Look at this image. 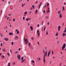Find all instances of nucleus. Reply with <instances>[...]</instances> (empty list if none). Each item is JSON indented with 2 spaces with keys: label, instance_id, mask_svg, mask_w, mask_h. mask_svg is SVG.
Wrapping results in <instances>:
<instances>
[{
  "label": "nucleus",
  "instance_id": "nucleus-3",
  "mask_svg": "<svg viewBox=\"0 0 66 66\" xmlns=\"http://www.w3.org/2000/svg\"><path fill=\"white\" fill-rule=\"evenodd\" d=\"M65 47H66V45H65V43H64L62 46V51H63V50L64 49V48H65Z\"/></svg>",
  "mask_w": 66,
  "mask_h": 66
},
{
  "label": "nucleus",
  "instance_id": "nucleus-31",
  "mask_svg": "<svg viewBox=\"0 0 66 66\" xmlns=\"http://www.w3.org/2000/svg\"><path fill=\"white\" fill-rule=\"evenodd\" d=\"M10 52H11V53H12V50H11V49H10Z\"/></svg>",
  "mask_w": 66,
  "mask_h": 66
},
{
  "label": "nucleus",
  "instance_id": "nucleus-27",
  "mask_svg": "<svg viewBox=\"0 0 66 66\" xmlns=\"http://www.w3.org/2000/svg\"><path fill=\"white\" fill-rule=\"evenodd\" d=\"M60 12H61V11H59L58 13V14H60Z\"/></svg>",
  "mask_w": 66,
  "mask_h": 66
},
{
  "label": "nucleus",
  "instance_id": "nucleus-2",
  "mask_svg": "<svg viewBox=\"0 0 66 66\" xmlns=\"http://www.w3.org/2000/svg\"><path fill=\"white\" fill-rule=\"evenodd\" d=\"M24 41L25 42V43H26V45L27 44L28 42V39H25V38H24Z\"/></svg>",
  "mask_w": 66,
  "mask_h": 66
},
{
  "label": "nucleus",
  "instance_id": "nucleus-50",
  "mask_svg": "<svg viewBox=\"0 0 66 66\" xmlns=\"http://www.w3.org/2000/svg\"><path fill=\"white\" fill-rule=\"evenodd\" d=\"M50 64H51V61H50Z\"/></svg>",
  "mask_w": 66,
  "mask_h": 66
},
{
  "label": "nucleus",
  "instance_id": "nucleus-4",
  "mask_svg": "<svg viewBox=\"0 0 66 66\" xmlns=\"http://www.w3.org/2000/svg\"><path fill=\"white\" fill-rule=\"evenodd\" d=\"M17 57L19 60H20V55H19L17 56Z\"/></svg>",
  "mask_w": 66,
  "mask_h": 66
},
{
  "label": "nucleus",
  "instance_id": "nucleus-39",
  "mask_svg": "<svg viewBox=\"0 0 66 66\" xmlns=\"http://www.w3.org/2000/svg\"><path fill=\"white\" fill-rule=\"evenodd\" d=\"M23 20H24V19H25V18H24V17H23Z\"/></svg>",
  "mask_w": 66,
  "mask_h": 66
},
{
  "label": "nucleus",
  "instance_id": "nucleus-40",
  "mask_svg": "<svg viewBox=\"0 0 66 66\" xmlns=\"http://www.w3.org/2000/svg\"><path fill=\"white\" fill-rule=\"evenodd\" d=\"M13 43H14L13 42H12V45H13Z\"/></svg>",
  "mask_w": 66,
  "mask_h": 66
},
{
  "label": "nucleus",
  "instance_id": "nucleus-43",
  "mask_svg": "<svg viewBox=\"0 0 66 66\" xmlns=\"http://www.w3.org/2000/svg\"><path fill=\"white\" fill-rule=\"evenodd\" d=\"M24 61L23 60H22V61L21 62L22 63Z\"/></svg>",
  "mask_w": 66,
  "mask_h": 66
},
{
  "label": "nucleus",
  "instance_id": "nucleus-32",
  "mask_svg": "<svg viewBox=\"0 0 66 66\" xmlns=\"http://www.w3.org/2000/svg\"><path fill=\"white\" fill-rule=\"evenodd\" d=\"M39 32V30H38L37 31V33H38Z\"/></svg>",
  "mask_w": 66,
  "mask_h": 66
},
{
  "label": "nucleus",
  "instance_id": "nucleus-62",
  "mask_svg": "<svg viewBox=\"0 0 66 66\" xmlns=\"http://www.w3.org/2000/svg\"><path fill=\"white\" fill-rule=\"evenodd\" d=\"M65 51H66V48L65 49Z\"/></svg>",
  "mask_w": 66,
  "mask_h": 66
},
{
  "label": "nucleus",
  "instance_id": "nucleus-60",
  "mask_svg": "<svg viewBox=\"0 0 66 66\" xmlns=\"http://www.w3.org/2000/svg\"><path fill=\"white\" fill-rule=\"evenodd\" d=\"M39 60H40V58H39Z\"/></svg>",
  "mask_w": 66,
  "mask_h": 66
},
{
  "label": "nucleus",
  "instance_id": "nucleus-47",
  "mask_svg": "<svg viewBox=\"0 0 66 66\" xmlns=\"http://www.w3.org/2000/svg\"><path fill=\"white\" fill-rule=\"evenodd\" d=\"M29 46H30V43H29Z\"/></svg>",
  "mask_w": 66,
  "mask_h": 66
},
{
  "label": "nucleus",
  "instance_id": "nucleus-35",
  "mask_svg": "<svg viewBox=\"0 0 66 66\" xmlns=\"http://www.w3.org/2000/svg\"><path fill=\"white\" fill-rule=\"evenodd\" d=\"M37 11H38V10H37L36 11V13H37Z\"/></svg>",
  "mask_w": 66,
  "mask_h": 66
},
{
  "label": "nucleus",
  "instance_id": "nucleus-64",
  "mask_svg": "<svg viewBox=\"0 0 66 66\" xmlns=\"http://www.w3.org/2000/svg\"><path fill=\"white\" fill-rule=\"evenodd\" d=\"M31 10H32V7H31Z\"/></svg>",
  "mask_w": 66,
  "mask_h": 66
},
{
  "label": "nucleus",
  "instance_id": "nucleus-15",
  "mask_svg": "<svg viewBox=\"0 0 66 66\" xmlns=\"http://www.w3.org/2000/svg\"><path fill=\"white\" fill-rule=\"evenodd\" d=\"M1 57H2V58H3V57L4 58L5 57L3 55H2L1 56Z\"/></svg>",
  "mask_w": 66,
  "mask_h": 66
},
{
  "label": "nucleus",
  "instance_id": "nucleus-58",
  "mask_svg": "<svg viewBox=\"0 0 66 66\" xmlns=\"http://www.w3.org/2000/svg\"><path fill=\"white\" fill-rule=\"evenodd\" d=\"M60 65H62V63H60Z\"/></svg>",
  "mask_w": 66,
  "mask_h": 66
},
{
  "label": "nucleus",
  "instance_id": "nucleus-53",
  "mask_svg": "<svg viewBox=\"0 0 66 66\" xmlns=\"http://www.w3.org/2000/svg\"><path fill=\"white\" fill-rule=\"evenodd\" d=\"M8 2H9V3H8L9 4H10V1H9Z\"/></svg>",
  "mask_w": 66,
  "mask_h": 66
},
{
  "label": "nucleus",
  "instance_id": "nucleus-8",
  "mask_svg": "<svg viewBox=\"0 0 66 66\" xmlns=\"http://www.w3.org/2000/svg\"><path fill=\"white\" fill-rule=\"evenodd\" d=\"M60 26H59L58 27V30L59 31H60Z\"/></svg>",
  "mask_w": 66,
  "mask_h": 66
},
{
  "label": "nucleus",
  "instance_id": "nucleus-57",
  "mask_svg": "<svg viewBox=\"0 0 66 66\" xmlns=\"http://www.w3.org/2000/svg\"><path fill=\"white\" fill-rule=\"evenodd\" d=\"M16 32H17V31H18V30H16Z\"/></svg>",
  "mask_w": 66,
  "mask_h": 66
},
{
  "label": "nucleus",
  "instance_id": "nucleus-20",
  "mask_svg": "<svg viewBox=\"0 0 66 66\" xmlns=\"http://www.w3.org/2000/svg\"><path fill=\"white\" fill-rule=\"evenodd\" d=\"M58 35V33H56V36H57Z\"/></svg>",
  "mask_w": 66,
  "mask_h": 66
},
{
  "label": "nucleus",
  "instance_id": "nucleus-55",
  "mask_svg": "<svg viewBox=\"0 0 66 66\" xmlns=\"http://www.w3.org/2000/svg\"><path fill=\"white\" fill-rule=\"evenodd\" d=\"M42 22V24H43V23H44V21H43Z\"/></svg>",
  "mask_w": 66,
  "mask_h": 66
},
{
  "label": "nucleus",
  "instance_id": "nucleus-19",
  "mask_svg": "<svg viewBox=\"0 0 66 66\" xmlns=\"http://www.w3.org/2000/svg\"><path fill=\"white\" fill-rule=\"evenodd\" d=\"M3 51H4H4H5V50L4 49V48H3Z\"/></svg>",
  "mask_w": 66,
  "mask_h": 66
},
{
  "label": "nucleus",
  "instance_id": "nucleus-33",
  "mask_svg": "<svg viewBox=\"0 0 66 66\" xmlns=\"http://www.w3.org/2000/svg\"><path fill=\"white\" fill-rule=\"evenodd\" d=\"M23 5H24V4H22V7L23 6Z\"/></svg>",
  "mask_w": 66,
  "mask_h": 66
},
{
  "label": "nucleus",
  "instance_id": "nucleus-29",
  "mask_svg": "<svg viewBox=\"0 0 66 66\" xmlns=\"http://www.w3.org/2000/svg\"><path fill=\"white\" fill-rule=\"evenodd\" d=\"M44 31H45V29H46V27H44Z\"/></svg>",
  "mask_w": 66,
  "mask_h": 66
},
{
  "label": "nucleus",
  "instance_id": "nucleus-59",
  "mask_svg": "<svg viewBox=\"0 0 66 66\" xmlns=\"http://www.w3.org/2000/svg\"><path fill=\"white\" fill-rule=\"evenodd\" d=\"M3 34H2L1 36V37H2V35H3Z\"/></svg>",
  "mask_w": 66,
  "mask_h": 66
},
{
  "label": "nucleus",
  "instance_id": "nucleus-37",
  "mask_svg": "<svg viewBox=\"0 0 66 66\" xmlns=\"http://www.w3.org/2000/svg\"><path fill=\"white\" fill-rule=\"evenodd\" d=\"M43 12L44 13H45V10H44L43 11Z\"/></svg>",
  "mask_w": 66,
  "mask_h": 66
},
{
  "label": "nucleus",
  "instance_id": "nucleus-61",
  "mask_svg": "<svg viewBox=\"0 0 66 66\" xmlns=\"http://www.w3.org/2000/svg\"><path fill=\"white\" fill-rule=\"evenodd\" d=\"M17 53V52H16L15 53Z\"/></svg>",
  "mask_w": 66,
  "mask_h": 66
},
{
  "label": "nucleus",
  "instance_id": "nucleus-9",
  "mask_svg": "<svg viewBox=\"0 0 66 66\" xmlns=\"http://www.w3.org/2000/svg\"><path fill=\"white\" fill-rule=\"evenodd\" d=\"M30 29H31V31H33V27H32L31 26L30 27Z\"/></svg>",
  "mask_w": 66,
  "mask_h": 66
},
{
  "label": "nucleus",
  "instance_id": "nucleus-13",
  "mask_svg": "<svg viewBox=\"0 0 66 66\" xmlns=\"http://www.w3.org/2000/svg\"><path fill=\"white\" fill-rule=\"evenodd\" d=\"M63 32L64 33V32H66V27L65 28V30L64 31H63Z\"/></svg>",
  "mask_w": 66,
  "mask_h": 66
},
{
  "label": "nucleus",
  "instance_id": "nucleus-21",
  "mask_svg": "<svg viewBox=\"0 0 66 66\" xmlns=\"http://www.w3.org/2000/svg\"><path fill=\"white\" fill-rule=\"evenodd\" d=\"M7 55H8V56H10V54L9 53H7Z\"/></svg>",
  "mask_w": 66,
  "mask_h": 66
},
{
  "label": "nucleus",
  "instance_id": "nucleus-14",
  "mask_svg": "<svg viewBox=\"0 0 66 66\" xmlns=\"http://www.w3.org/2000/svg\"><path fill=\"white\" fill-rule=\"evenodd\" d=\"M62 15H61V13H60V18H61L62 17Z\"/></svg>",
  "mask_w": 66,
  "mask_h": 66
},
{
  "label": "nucleus",
  "instance_id": "nucleus-46",
  "mask_svg": "<svg viewBox=\"0 0 66 66\" xmlns=\"http://www.w3.org/2000/svg\"><path fill=\"white\" fill-rule=\"evenodd\" d=\"M46 18H48V17L46 16Z\"/></svg>",
  "mask_w": 66,
  "mask_h": 66
},
{
  "label": "nucleus",
  "instance_id": "nucleus-11",
  "mask_svg": "<svg viewBox=\"0 0 66 66\" xmlns=\"http://www.w3.org/2000/svg\"><path fill=\"white\" fill-rule=\"evenodd\" d=\"M62 35L63 36H66V34L63 33V34Z\"/></svg>",
  "mask_w": 66,
  "mask_h": 66
},
{
  "label": "nucleus",
  "instance_id": "nucleus-34",
  "mask_svg": "<svg viewBox=\"0 0 66 66\" xmlns=\"http://www.w3.org/2000/svg\"><path fill=\"white\" fill-rule=\"evenodd\" d=\"M1 46H2V43L1 44Z\"/></svg>",
  "mask_w": 66,
  "mask_h": 66
},
{
  "label": "nucleus",
  "instance_id": "nucleus-54",
  "mask_svg": "<svg viewBox=\"0 0 66 66\" xmlns=\"http://www.w3.org/2000/svg\"><path fill=\"white\" fill-rule=\"evenodd\" d=\"M47 4L48 5H49V3H47Z\"/></svg>",
  "mask_w": 66,
  "mask_h": 66
},
{
  "label": "nucleus",
  "instance_id": "nucleus-5",
  "mask_svg": "<svg viewBox=\"0 0 66 66\" xmlns=\"http://www.w3.org/2000/svg\"><path fill=\"white\" fill-rule=\"evenodd\" d=\"M31 20V18H26V20L28 21V20Z\"/></svg>",
  "mask_w": 66,
  "mask_h": 66
},
{
  "label": "nucleus",
  "instance_id": "nucleus-49",
  "mask_svg": "<svg viewBox=\"0 0 66 66\" xmlns=\"http://www.w3.org/2000/svg\"><path fill=\"white\" fill-rule=\"evenodd\" d=\"M21 48H20L19 49V50H21Z\"/></svg>",
  "mask_w": 66,
  "mask_h": 66
},
{
  "label": "nucleus",
  "instance_id": "nucleus-23",
  "mask_svg": "<svg viewBox=\"0 0 66 66\" xmlns=\"http://www.w3.org/2000/svg\"><path fill=\"white\" fill-rule=\"evenodd\" d=\"M12 64L13 65H15V62H13Z\"/></svg>",
  "mask_w": 66,
  "mask_h": 66
},
{
  "label": "nucleus",
  "instance_id": "nucleus-56",
  "mask_svg": "<svg viewBox=\"0 0 66 66\" xmlns=\"http://www.w3.org/2000/svg\"><path fill=\"white\" fill-rule=\"evenodd\" d=\"M17 38V39H18V37H17V36H16V37Z\"/></svg>",
  "mask_w": 66,
  "mask_h": 66
},
{
  "label": "nucleus",
  "instance_id": "nucleus-36",
  "mask_svg": "<svg viewBox=\"0 0 66 66\" xmlns=\"http://www.w3.org/2000/svg\"><path fill=\"white\" fill-rule=\"evenodd\" d=\"M38 36H39V32L38 33Z\"/></svg>",
  "mask_w": 66,
  "mask_h": 66
},
{
  "label": "nucleus",
  "instance_id": "nucleus-18",
  "mask_svg": "<svg viewBox=\"0 0 66 66\" xmlns=\"http://www.w3.org/2000/svg\"><path fill=\"white\" fill-rule=\"evenodd\" d=\"M63 9L64 11H65V9H64V6H63Z\"/></svg>",
  "mask_w": 66,
  "mask_h": 66
},
{
  "label": "nucleus",
  "instance_id": "nucleus-1",
  "mask_svg": "<svg viewBox=\"0 0 66 66\" xmlns=\"http://www.w3.org/2000/svg\"><path fill=\"white\" fill-rule=\"evenodd\" d=\"M47 52H44V63H45V56H47Z\"/></svg>",
  "mask_w": 66,
  "mask_h": 66
},
{
  "label": "nucleus",
  "instance_id": "nucleus-63",
  "mask_svg": "<svg viewBox=\"0 0 66 66\" xmlns=\"http://www.w3.org/2000/svg\"><path fill=\"white\" fill-rule=\"evenodd\" d=\"M53 59H55V57H53Z\"/></svg>",
  "mask_w": 66,
  "mask_h": 66
},
{
  "label": "nucleus",
  "instance_id": "nucleus-42",
  "mask_svg": "<svg viewBox=\"0 0 66 66\" xmlns=\"http://www.w3.org/2000/svg\"><path fill=\"white\" fill-rule=\"evenodd\" d=\"M49 12H50V11L48 10L47 11V13H49Z\"/></svg>",
  "mask_w": 66,
  "mask_h": 66
},
{
  "label": "nucleus",
  "instance_id": "nucleus-16",
  "mask_svg": "<svg viewBox=\"0 0 66 66\" xmlns=\"http://www.w3.org/2000/svg\"><path fill=\"white\" fill-rule=\"evenodd\" d=\"M32 7L34 9H35V8H34V5H32Z\"/></svg>",
  "mask_w": 66,
  "mask_h": 66
},
{
  "label": "nucleus",
  "instance_id": "nucleus-28",
  "mask_svg": "<svg viewBox=\"0 0 66 66\" xmlns=\"http://www.w3.org/2000/svg\"><path fill=\"white\" fill-rule=\"evenodd\" d=\"M24 14H27V13L26 12H25Z\"/></svg>",
  "mask_w": 66,
  "mask_h": 66
},
{
  "label": "nucleus",
  "instance_id": "nucleus-17",
  "mask_svg": "<svg viewBox=\"0 0 66 66\" xmlns=\"http://www.w3.org/2000/svg\"><path fill=\"white\" fill-rule=\"evenodd\" d=\"M8 66H11V65H10V63H8Z\"/></svg>",
  "mask_w": 66,
  "mask_h": 66
},
{
  "label": "nucleus",
  "instance_id": "nucleus-26",
  "mask_svg": "<svg viewBox=\"0 0 66 66\" xmlns=\"http://www.w3.org/2000/svg\"><path fill=\"white\" fill-rule=\"evenodd\" d=\"M32 63H34V61H32Z\"/></svg>",
  "mask_w": 66,
  "mask_h": 66
},
{
  "label": "nucleus",
  "instance_id": "nucleus-12",
  "mask_svg": "<svg viewBox=\"0 0 66 66\" xmlns=\"http://www.w3.org/2000/svg\"><path fill=\"white\" fill-rule=\"evenodd\" d=\"M4 39L5 40H6V41H7V40H8V39H7L6 38H4Z\"/></svg>",
  "mask_w": 66,
  "mask_h": 66
},
{
  "label": "nucleus",
  "instance_id": "nucleus-7",
  "mask_svg": "<svg viewBox=\"0 0 66 66\" xmlns=\"http://www.w3.org/2000/svg\"><path fill=\"white\" fill-rule=\"evenodd\" d=\"M42 2L40 3L39 4V8H40V6H41V5H42Z\"/></svg>",
  "mask_w": 66,
  "mask_h": 66
},
{
  "label": "nucleus",
  "instance_id": "nucleus-41",
  "mask_svg": "<svg viewBox=\"0 0 66 66\" xmlns=\"http://www.w3.org/2000/svg\"><path fill=\"white\" fill-rule=\"evenodd\" d=\"M38 45H39V42H38Z\"/></svg>",
  "mask_w": 66,
  "mask_h": 66
},
{
  "label": "nucleus",
  "instance_id": "nucleus-51",
  "mask_svg": "<svg viewBox=\"0 0 66 66\" xmlns=\"http://www.w3.org/2000/svg\"><path fill=\"white\" fill-rule=\"evenodd\" d=\"M46 35H48V32L47 31L46 32Z\"/></svg>",
  "mask_w": 66,
  "mask_h": 66
},
{
  "label": "nucleus",
  "instance_id": "nucleus-30",
  "mask_svg": "<svg viewBox=\"0 0 66 66\" xmlns=\"http://www.w3.org/2000/svg\"><path fill=\"white\" fill-rule=\"evenodd\" d=\"M19 33V31H18L17 32V33L18 34V33Z\"/></svg>",
  "mask_w": 66,
  "mask_h": 66
},
{
  "label": "nucleus",
  "instance_id": "nucleus-22",
  "mask_svg": "<svg viewBox=\"0 0 66 66\" xmlns=\"http://www.w3.org/2000/svg\"><path fill=\"white\" fill-rule=\"evenodd\" d=\"M52 54H53V50H52Z\"/></svg>",
  "mask_w": 66,
  "mask_h": 66
},
{
  "label": "nucleus",
  "instance_id": "nucleus-48",
  "mask_svg": "<svg viewBox=\"0 0 66 66\" xmlns=\"http://www.w3.org/2000/svg\"><path fill=\"white\" fill-rule=\"evenodd\" d=\"M9 19V17H8L7 18V19L8 20Z\"/></svg>",
  "mask_w": 66,
  "mask_h": 66
},
{
  "label": "nucleus",
  "instance_id": "nucleus-38",
  "mask_svg": "<svg viewBox=\"0 0 66 66\" xmlns=\"http://www.w3.org/2000/svg\"><path fill=\"white\" fill-rule=\"evenodd\" d=\"M31 39L32 40H33V37H31Z\"/></svg>",
  "mask_w": 66,
  "mask_h": 66
},
{
  "label": "nucleus",
  "instance_id": "nucleus-24",
  "mask_svg": "<svg viewBox=\"0 0 66 66\" xmlns=\"http://www.w3.org/2000/svg\"><path fill=\"white\" fill-rule=\"evenodd\" d=\"M50 23V22H48V23H47V25H49Z\"/></svg>",
  "mask_w": 66,
  "mask_h": 66
},
{
  "label": "nucleus",
  "instance_id": "nucleus-6",
  "mask_svg": "<svg viewBox=\"0 0 66 66\" xmlns=\"http://www.w3.org/2000/svg\"><path fill=\"white\" fill-rule=\"evenodd\" d=\"M50 51L48 52V54L47 55V57H49V55H50Z\"/></svg>",
  "mask_w": 66,
  "mask_h": 66
},
{
  "label": "nucleus",
  "instance_id": "nucleus-52",
  "mask_svg": "<svg viewBox=\"0 0 66 66\" xmlns=\"http://www.w3.org/2000/svg\"><path fill=\"white\" fill-rule=\"evenodd\" d=\"M1 54H2L1 53L0 54V56L1 55Z\"/></svg>",
  "mask_w": 66,
  "mask_h": 66
},
{
  "label": "nucleus",
  "instance_id": "nucleus-44",
  "mask_svg": "<svg viewBox=\"0 0 66 66\" xmlns=\"http://www.w3.org/2000/svg\"><path fill=\"white\" fill-rule=\"evenodd\" d=\"M13 20L14 21H15V19H13Z\"/></svg>",
  "mask_w": 66,
  "mask_h": 66
},
{
  "label": "nucleus",
  "instance_id": "nucleus-10",
  "mask_svg": "<svg viewBox=\"0 0 66 66\" xmlns=\"http://www.w3.org/2000/svg\"><path fill=\"white\" fill-rule=\"evenodd\" d=\"M9 35H13V33H12L11 32H9Z\"/></svg>",
  "mask_w": 66,
  "mask_h": 66
},
{
  "label": "nucleus",
  "instance_id": "nucleus-25",
  "mask_svg": "<svg viewBox=\"0 0 66 66\" xmlns=\"http://www.w3.org/2000/svg\"><path fill=\"white\" fill-rule=\"evenodd\" d=\"M23 59V57H22L21 59V60H22Z\"/></svg>",
  "mask_w": 66,
  "mask_h": 66
},
{
  "label": "nucleus",
  "instance_id": "nucleus-45",
  "mask_svg": "<svg viewBox=\"0 0 66 66\" xmlns=\"http://www.w3.org/2000/svg\"><path fill=\"white\" fill-rule=\"evenodd\" d=\"M39 24H38L37 25V27H39Z\"/></svg>",
  "mask_w": 66,
  "mask_h": 66
}]
</instances>
